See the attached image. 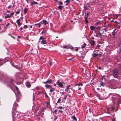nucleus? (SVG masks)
<instances>
[{
	"mask_svg": "<svg viewBox=\"0 0 121 121\" xmlns=\"http://www.w3.org/2000/svg\"><path fill=\"white\" fill-rule=\"evenodd\" d=\"M0 78L3 80L4 82L9 85H10L13 83L12 80H9L6 74L0 72Z\"/></svg>",
	"mask_w": 121,
	"mask_h": 121,
	"instance_id": "nucleus-1",
	"label": "nucleus"
},
{
	"mask_svg": "<svg viewBox=\"0 0 121 121\" xmlns=\"http://www.w3.org/2000/svg\"><path fill=\"white\" fill-rule=\"evenodd\" d=\"M119 74V73L117 69L112 71V75L115 78H117Z\"/></svg>",
	"mask_w": 121,
	"mask_h": 121,
	"instance_id": "nucleus-2",
	"label": "nucleus"
},
{
	"mask_svg": "<svg viewBox=\"0 0 121 121\" xmlns=\"http://www.w3.org/2000/svg\"><path fill=\"white\" fill-rule=\"evenodd\" d=\"M18 112L16 111V109H13L12 113V115L13 117L15 118H19V117L18 115Z\"/></svg>",
	"mask_w": 121,
	"mask_h": 121,
	"instance_id": "nucleus-3",
	"label": "nucleus"
},
{
	"mask_svg": "<svg viewBox=\"0 0 121 121\" xmlns=\"http://www.w3.org/2000/svg\"><path fill=\"white\" fill-rule=\"evenodd\" d=\"M65 83L64 82H60L58 80L56 82V85H58L59 87L62 88L63 87V85Z\"/></svg>",
	"mask_w": 121,
	"mask_h": 121,
	"instance_id": "nucleus-4",
	"label": "nucleus"
},
{
	"mask_svg": "<svg viewBox=\"0 0 121 121\" xmlns=\"http://www.w3.org/2000/svg\"><path fill=\"white\" fill-rule=\"evenodd\" d=\"M52 81H53L52 80H48L46 82H43V83L45 84H50L52 82Z\"/></svg>",
	"mask_w": 121,
	"mask_h": 121,
	"instance_id": "nucleus-5",
	"label": "nucleus"
},
{
	"mask_svg": "<svg viewBox=\"0 0 121 121\" xmlns=\"http://www.w3.org/2000/svg\"><path fill=\"white\" fill-rule=\"evenodd\" d=\"M90 43L91 47H94L95 43V42L94 40H91L90 41Z\"/></svg>",
	"mask_w": 121,
	"mask_h": 121,
	"instance_id": "nucleus-6",
	"label": "nucleus"
},
{
	"mask_svg": "<svg viewBox=\"0 0 121 121\" xmlns=\"http://www.w3.org/2000/svg\"><path fill=\"white\" fill-rule=\"evenodd\" d=\"M40 23L41 25L44 24V25H45L48 23V22L45 20L42 21Z\"/></svg>",
	"mask_w": 121,
	"mask_h": 121,
	"instance_id": "nucleus-7",
	"label": "nucleus"
},
{
	"mask_svg": "<svg viewBox=\"0 0 121 121\" xmlns=\"http://www.w3.org/2000/svg\"><path fill=\"white\" fill-rule=\"evenodd\" d=\"M21 21V20L20 19H17L16 21V22L17 23L18 26L19 27L22 25V23L20 22Z\"/></svg>",
	"mask_w": 121,
	"mask_h": 121,
	"instance_id": "nucleus-8",
	"label": "nucleus"
},
{
	"mask_svg": "<svg viewBox=\"0 0 121 121\" xmlns=\"http://www.w3.org/2000/svg\"><path fill=\"white\" fill-rule=\"evenodd\" d=\"M38 3L37 2L33 0L31 3V4L32 5H33L34 4H38Z\"/></svg>",
	"mask_w": 121,
	"mask_h": 121,
	"instance_id": "nucleus-9",
	"label": "nucleus"
},
{
	"mask_svg": "<svg viewBox=\"0 0 121 121\" xmlns=\"http://www.w3.org/2000/svg\"><path fill=\"white\" fill-rule=\"evenodd\" d=\"M28 9V8H25L24 9V14H26V13L27 12Z\"/></svg>",
	"mask_w": 121,
	"mask_h": 121,
	"instance_id": "nucleus-10",
	"label": "nucleus"
},
{
	"mask_svg": "<svg viewBox=\"0 0 121 121\" xmlns=\"http://www.w3.org/2000/svg\"><path fill=\"white\" fill-rule=\"evenodd\" d=\"M40 43L41 44H46L47 43L46 41L44 39L42 40L40 42Z\"/></svg>",
	"mask_w": 121,
	"mask_h": 121,
	"instance_id": "nucleus-11",
	"label": "nucleus"
},
{
	"mask_svg": "<svg viewBox=\"0 0 121 121\" xmlns=\"http://www.w3.org/2000/svg\"><path fill=\"white\" fill-rule=\"evenodd\" d=\"M99 54H96L95 53H94L92 54V56L93 57H95L99 56Z\"/></svg>",
	"mask_w": 121,
	"mask_h": 121,
	"instance_id": "nucleus-12",
	"label": "nucleus"
},
{
	"mask_svg": "<svg viewBox=\"0 0 121 121\" xmlns=\"http://www.w3.org/2000/svg\"><path fill=\"white\" fill-rule=\"evenodd\" d=\"M26 86L28 87H30L31 86V84L29 83L26 82Z\"/></svg>",
	"mask_w": 121,
	"mask_h": 121,
	"instance_id": "nucleus-13",
	"label": "nucleus"
},
{
	"mask_svg": "<svg viewBox=\"0 0 121 121\" xmlns=\"http://www.w3.org/2000/svg\"><path fill=\"white\" fill-rule=\"evenodd\" d=\"M18 106V104L16 103H14L13 105V109H16V107Z\"/></svg>",
	"mask_w": 121,
	"mask_h": 121,
	"instance_id": "nucleus-14",
	"label": "nucleus"
},
{
	"mask_svg": "<svg viewBox=\"0 0 121 121\" xmlns=\"http://www.w3.org/2000/svg\"><path fill=\"white\" fill-rule=\"evenodd\" d=\"M120 16V15H119L118 14H116L113 15V17L114 18H117L118 16Z\"/></svg>",
	"mask_w": 121,
	"mask_h": 121,
	"instance_id": "nucleus-15",
	"label": "nucleus"
},
{
	"mask_svg": "<svg viewBox=\"0 0 121 121\" xmlns=\"http://www.w3.org/2000/svg\"><path fill=\"white\" fill-rule=\"evenodd\" d=\"M34 109L35 110V112H37V110L39 109V107H37L36 106H35L34 107Z\"/></svg>",
	"mask_w": 121,
	"mask_h": 121,
	"instance_id": "nucleus-16",
	"label": "nucleus"
},
{
	"mask_svg": "<svg viewBox=\"0 0 121 121\" xmlns=\"http://www.w3.org/2000/svg\"><path fill=\"white\" fill-rule=\"evenodd\" d=\"M45 87L48 88H52V86L51 85H45Z\"/></svg>",
	"mask_w": 121,
	"mask_h": 121,
	"instance_id": "nucleus-17",
	"label": "nucleus"
},
{
	"mask_svg": "<svg viewBox=\"0 0 121 121\" xmlns=\"http://www.w3.org/2000/svg\"><path fill=\"white\" fill-rule=\"evenodd\" d=\"M95 27L93 26H90V29L92 30H95Z\"/></svg>",
	"mask_w": 121,
	"mask_h": 121,
	"instance_id": "nucleus-18",
	"label": "nucleus"
},
{
	"mask_svg": "<svg viewBox=\"0 0 121 121\" xmlns=\"http://www.w3.org/2000/svg\"><path fill=\"white\" fill-rule=\"evenodd\" d=\"M71 86L70 85H68L66 88V89L65 90V91H68L70 89V87Z\"/></svg>",
	"mask_w": 121,
	"mask_h": 121,
	"instance_id": "nucleus-19",
	"label": "nucleus"
},
{
	"mask_svg": "<svg viewBox=\"0 0 121 121\" xmlns=\"http://www.w3.org/2000/svg\"><path fill=\"white\" fill-rule=\"evenodd\" d=\"M75 85L76 86H83V84L82 83H80L78 84H75Z\"/></svg>",
	"mask_w": 121,
	"mask_h": 121,
	"instance_id": "nucleus-20",
	"label": "nucleus"
},
{
	"mask_svg": "<svg viewBox=\"0 0 121 121\" xmlns=\"http://www.w3.org/2000/svg\"><path fill=\"white\" fill-rule=\"evenodd\" d=\"M71 118L73 119V120L77 121V119L74 116L72 117Z\"/></svg>",
	"mask_w": 121,
	"mask_h": 121,
	"instance_id": "nucleus-21",
	"label": "nucleus"
},
{
	"mask_svg": "<svg viewBox=\"0 0 121 121\" xmlns=\"http://www.w3.org/2000/svg\"><path fill=\"white\" fill-rule=\"evenodd\" d=\"M46 104L47 105V107L48 108L50 107V103L49 102H48Z\"/></svg>",
	"mask_w": 121,
	"mask_h": 121,
	"instance_id": "nucleus-22",
	"label": "nucleus"
},
{
	"mask_svg": "<svg viewBox=\"0 0 121 121\" xmlns=\"http://www.w3.org/2000/svg\"><path fill=\"white\" fill-rule=\"evenodd\" d=\"M70 1L69 0H67L65 1V2L66 3L65 4V5H68L69 3L70 2Z\"/></svg>",
	"mask_w": 121,
	"mask_h": 121,
	"instance_id": "nucleus-23",
	"label": "nucleus"
},
{
	"mask_svg": "<svg viewBox=\"0 0 121 121\" xmlns=\"http://www.w3.org/2000/svg\"><path fill=\"white\" fill-rule=\"evenodd\" d=\"M86 44L84 43V44L82 45V46L81 48H82L83 49L85 48L86 46Z\"/></svg>",
	"mask_w": 121,
	"mask_h": 121,
	"instance_id": "nucleus-24",
	"label": "nucleus"
},
{
	"mask_svg": "<svg viewBox=\"0 0 121 121\" xmlns=\"http://www.w3.org/2000/svg\"><path fill=\"white\" fill-rule=\"evenodd\" d=\"M113 96H111V97L112 98V100H114L116 98V97L114 95H113Z\"/></svg>",
	"mask_w": 121,
	"mask_h": 121,
	"instance_id": "nucleus-25",
	"label": "nucleus"
},
{
	"mask_svg": "<svg viewBox=\"0 0 121 121\" xmlns=\"http://www.w3.org/2000/svg\"><path fill=\"white\" fill-rule=\"evenodd\" d=\"M35 26H36L38 25L39 27H40V26H41V24H40V23H38L37 24H36L34 25Z\"/></svg>",
	"mask_w": 121,
	"mask_h": 121,
	"instance_id": "nucleus-26",
	"label": "nucleus"
},
{
	"mask_svg": "<svg viewBox=\"0 0 121 121\" xmlns=\"http://www.w3.org/2000/svg\"><path fill=\"white\" fill-rule=\"evenodd\" d=\"M55 90L54 88H52L50 90V92H52L54 91Z\"/></svg>",
	"mask_w": 121,
	"mask_h": 121,
	"instance_id": "nucleus-27",
	"label": "nucleus"
},
{
	"mask_svg": "<svg viewBox=\"0 0 121 121\" xmlns=\"http://www.w3.org/2000/svg\"><path fill=\"white\" fill-rule=\"evenodd\" d=\"M11 17V15H9V14H8L6 16H5V18H10Z\"/></svg>",
	"mask_w": 121,
	"mask_h": 121,
	"instance_id": "nucleus-28",
	"label": "nucleus"
},
{
	"mask_svg": "<svg viewBox=\"0 0 121 121\" xmlns=\"http://www.w3.org/2000/svg\"><path fill=\"white\" fill-rule=\"evenodd\" d=\"M63 7V6H61V5H59L58 7V9L60 10Z\"/></svg>",
	"mask_w": 121,
	"mask_h": 121,
	"instance_id": "nucleus-29",
	"label": "nucleus"
},
{
	"mask_svg": "<svg viewBox=\"0 0 121 121\" xmlns=\"http://www.w3.org/2000/svg\"><path fill=\"white\" fill-rule=\"evenodd\" d=\"M21 11V9H18V11H17L16 12V13L17 14H18Z\"/></svg>",
	"mask_w": 121,
	"mask_h": 121,
	"instance_id": "nucleus-30",
	"label": "nucleus"
},
{
	"mask_svg": "<svg viewBox=\"0 0 121 121\" xmlns=\"http://www.w3.org/2000/svg\"><path fill=\"white\" fill-rule=\"evenodd\" d=\"M115 30H114V31H113V32H112V34L113 35V36H114V37H115V34L116 33V32H114V31Z\"/></svg>",
	"mask_w": 121,
	"mask_h": 121,
	"instance_id": "nucleus-31",
	"label": "nucleus"
},
{
	"mask_svg": "<svg viewBox=\"0 0 121 121\" xmlns=\"http://www.w3.org/2000/svg\"><path fill=\"white\" fill-rule=\"evenodd\" d=\"M41 39H42L43 40L44 39L43 38V37L42 36H41L39 38V41H40V40Z\"/></svg>",
	"mask_w": 121,
	"mask_h": 121,
	"instance_id": "nucleus-32",
	"label": "nucleus"
},
{
	"mask_svg": "<svg viewBox=\"0 0 121 121\" xmlns=\"http://www.w3.org/2000/svg\"><path fill=\"white\" fill-rule=\"evenodd\" d=\"M9 35L11 36L12 38L14 39H15V38L14 37H13L12 35L11 34H9Z\"/></svg>",
	"mask_w": 121,
	"mask_h": 121,
	"instance_id": "nucleus-33",
	"label": "nucleus"
},
{
	"mask_svg": "<svg viewBox=\"0 0 121 121\" xmlns=\"http://www.w3.org/2000/svg\"><path fill=\"white\" fill-rule=\"evenodd\" d=\"M84 8L85 10H87L88 9V8L85 5L84 6Z\"/></svg>",
	"mask_w": 121,
	"mask_h": 121,
	"instance_id": "nucleus-34",
	"label": "nucleus"
},
{
	"mask_svg": "<svg viewBox=\"0 0 121 121\" xmlns=\"http://www.w3.org/2000/svg\"><path fill=\"white\" fill-rule=\"evenodd\" d=\"M98 35H99V37L100 36V37L101 38L102 34L101 33H99H99L98 34Z\"/></svg>",
	"mask_w": 121,
	"mask_h": 121,
	"instance_id": "nucleus-35",
	"label": "nucleus"
},
{
	"mask_svg": "<svg viewBox=\"0 0 121 121\" xmlns=\"http://www.w3.org/2000/svg\"><path fill=\"white\" fill-rule=\"evenodd\" d=\"M61 101L60 99V98H59L57 101V103H59Z\"/></svg>",
	"mask_w": 121,
	"mask_h": 121,
	"instance_id": "nucleus-36",
	"label": "nucleus"
},
{
	"mask_svg": "<svg viewBox=\"0 0 121 121\" xmlns=\"http://www.w3.org/2000/svg\"><path fill=\"white\" fill-rule=\"evenodd\" d=\"M28 27L27 25H26L24 26V28L26 29Z\"/></svg>",
	"mask_w": 121,
	"mask_h": 121,
	"instance_id": "nucleus-37",
	"label": "nucleus"
},
{
	"mask_svg": "<svg viewBox=\"0 0 121 121\" xmlns=\"http://www.w3.org/2000/svg\"><path fill=\"white\" fill-rule=\"evenodd\" d=\"M106 110H107V113H110V112L109 110V109H107Z\"/></svg>",
	"mask_w": 121,
	"mask_h": 121,
	"instance_id": "nucleus-38",
	"label": "nucleus"
},
{
	"mask_svg": "<svg viewBox=\"0 0 121 121\" xmlns=\"http://www.w3.org/2000/svg\"><path fill=\"white\" fill-rule=\"evenodd\" d=\"M120 27V26L119 25H117L116 26V28L118 29Z\"/></svg>",
	"mask_w": 121,
	"mask_h": 121,
	"instance_id": "nucleus-39",
	"label": "nucleus"
},
{
	"mask_svg": "<svg viewBox=\"0 0 121 121\" xmlns=\"http://www.w3.org/2000/svg\"><path fill=\"white\" fill-rule=\"evenodd\" d=\"M100 22L99 21V22H97L96 23H95V25H96V26H98V25L100 23Z\"/></svg>",
	"mask_w": 121,
	"mask_h": 121,
	"instance_id": "nucleus-40",
	"label": "nucleus"
},
{
	"mask_svg": "<svg viewBox=\"0 0 121 121\" xmlns=\"http://www.w3.org/2000/svg\"><path fill=\"white\" fill-rule=\"evenodd\" d=\"M58 108L59 109H64V107H62L61 106H60L58 107Z\"/></svg>",
	"mask_w": 121,
	"mask_h": 121,
	"instance_id": "nucleus-41",
	"label": "nucleus"
},
{
	"mask_svg": "<svg viewBox=\"0 0 121 121\" xmlns=\"http://www.w3.org/2000/svg\"><path fill=\"white\" fill-rule=\"evenodd\" d=\"M85 19L86 23H88V22L87 19V18H86Z\"/></svg>",
	"mask_w": 121,
	"mask_h": 121,
	"instance_id": "nucleus-42",
	"label": "nucleus"
},
{
	"mask_svg": "<svg viewBox=\"0 0 121 121\" xmlns=\"http://www.w3.org/2000/svg\"><path fill=\"white\" fill-rule=\"evenodd\" d=\"M14 13L13 12H12V13H11L10 14L11 17L13 15H14Z\"/></svg>",
	"mask_w": 121,
	"mask_h": 121,
	"instance_id": "nucleus-43",
	"label": "nucleus"
},
{
	"mask_svg": "<svg viewBox=\"0 0 121 121\" xmlns=\"http://www.w3.org/2000/svg\"><path fill=\"white\" fill-rule=\"evenodd\" d=\"M67 95H66L64 96V99H66L67 98Z\"/></svg>",
	"mask_w": 121,
	"mask_h": 121,
	"instance_id": "nucleus-44",
	"label": "nucleus"
},
{
	"mask_svg": "<svg viewBox=\"0 0 121 121\" xmlns=\"http://www.w3.org/2000/svg\"><path fill=\"white\" fill-rule=\"evenodd\" d=\"M103 31L104 32H105L106 31V29H103Z\"/></svg>",
	"mask_w": 121,
	"mask_h": 121,
	"instance_id": "nucleus-45",
	"label": "nucleus"
},
{
	"mask_svg": "<svg viewBox=\"0 0 121 121\" xmlns=\"http://www.w3.org/2000/svg\"><path fill=\"white\" fill-rule=\"evenodd\" d=\"M90 13V12H89L87 13H86V15H87V16H88V15H89V14Z\"/></svg>",
	"mask_w": 121,
	"mask_h": 121,
	"instance_id": "nucleus-46",
	"label": "nucleus"
},
{
	"mask_svg": "<svg viewBox=\"0 0 121 121\" xmlns=\"http://www.w3.org/2000/svg\"><path fill=\"white\" fill-rule=\"evenodd\" d=\"M110 109L112 111H113V110L114 109V108L113 107H112V108H110Z\"/></svg>",
	"mask_w": 121,
	"mask_h": 121,
	"instance_id": "nucleus-47",
	"label": "nucleus"
},
{
	"mask_svg": "<svg viewBox=\"0 0 121 121\" xmlns=\"http://www.w3.org/2000/svg\"><path fill=\"white\" fill-rule=\"evenodd\" d=\"M104 84V83L103 82H101L100 83V84L101 85V86H103Z\"/></svg>",
	"mask_w": 121,
	"mask_h": 121,
	"instance_id": "nucleus-48",
	"label": "nucleus"
},
{
	"mask_svg": "<svg viewBox=\"0 0 121 121\" xmlns=\"http://www.w3.org/2000/svg\"><path fill=\"white\" fill-rule=\"evenodd\" d=\"M10 25L9 23H8L6 25V26H9Z\"/></svg>",
	"mask_w": 121,
	"mask_h": 121,
	"instance_id": "nucleus-49",
	"label": "nucleus"
},
{
	"mask_svg": "<svg viewBox=\"0 0 121 121\" xmlns=\"http://www.w3.org/2000/svg\"><path fill=\"white\" fill-rule=\"evenodd\" d=\"M59 4L61 5H62L63 4V3L61 1H60Z\"/></svg>",
	"mask_w": 121,
	"mask_h": 121,
	"instance_id": "nucleus-50",
	"label": "nucleus"
},
{
	"mask_svg": "<svg viewBox=\"0 0 121 121\" xmlns=\"http://www.w3.org/2000/svg\"><path fill=\"white\" fill-rule=\"evenodd\" d=\"M94 36L96 37H99V35H98V34H96V35H95Z\"/></svg>",
	"mask_w": 121,
	"mask_h": 121,
	"instance_id": "nucleus-51",
	"label": "nucleus"
},
{
	"mask_svg": "<svg viewBox=\"0 0 121 121\" xmlns=\"http://www.w3.org/2000/svg\"><path fill=\"white\" fill-rule=\"evenodd\" d=\"M57 111L56 110H55L54 111V112L55 113H56L57 112Z\"/></svg>",
	"mask_w": 121,
	"mask_h": 121,
	"instance_id": "nucleus-52",
	"label": "nucleus"
},
{
	"mask_svg": "<svg viewBox=\"0 0 121 121\" xmlns=\"http://www.w3.org/2000/svg\"><path fill=\"white\" fill-rule=\"evenodd\" d=\"M36 89H39V87H38V86L36 87Z\"/></svg>",
	"mask_w": 121,
	"mask_h": 121,
	"instance_id": "nucleus-53",
	"label": "nucleus"
},
{
	"mask_svg": "<svg viewBox=\"0 0 121 121\" xmlns=\"http://www.w3.org/2000/svg\"><path fill=\"white\" fill-rule=\"evenodd\" d=\"M45 97H48V95H47V94H46V93H45Z\"/></svg>",
	"mask_w": 121,
	"mask_h": 121,
	"instance_id": "nucleus-54",
	"label": "nucleus"
},
{
	"mask_svg": "<svg viewBox=\"0 0 121 121\" xmlns=\"http://www.w3.org/2000/svg\"><path fill=\"white\" fill-rule=\"evenodd\" d=\"M63 111H61L60 110H59V112H61V113H62V112Z\"/></svg>",
	"mask_w": 121,
	"mask_h": 121,
	"instance_id": "nucleus-55",
	"label": "nucleus"
},
{
	"mask_svg": "<svg viewBox=\"0 0 121 121\" xmlns=\"http://www.w3.org/2000/svg\"><path fill=\"white\" fill-rule=\"evenodd\" d=\"M43 33H44L43 30V31H42V32L41 33V34H43Z\"/></svg>",
	"mask_w": 121,
	"mask_h": 121,
	"instance_id": "nucleus-56",
	"label": "nucleus"
},
{
	"mask_svg": "<svg viewBox=\"0 0 121 121\" xmlns=\"http://www.w3.org/2000/svg\"><path fill=\"white\" fill-rule=\"evenodd\" d=\"M34 98H35V97H34V95L33 94V100H34Z\"/></svg>",
	"mask_w": 121,
	"mask_h": 121,
	"instance_id": "nucleus-57",
	"label": "nucleus"
},
{
	"mask_svg": "<svg viewBox=\"0 0 121 121\" xmlns=\"http://www.w3.org/2000/svg\"><path fill=\"white\" fill-rule=\"evenodd\" d=\"M11 7L10 5H9V6L8 7V8L9 9Z\"/></svg>",
	"mask_w": 121,
	"mask_h": 121,
	"instance_id": "nucleus-58",
	"label": "nucleus"
},
{
	"mask_svg": "<svg viewBox=\"0 0 121 121\" xmlns=\"http://www.w3.org/2000/svg\"><path fill=\"white\" fill-rule=\"evenodd\" d=\"M57 117L56 116H55L54 118V119L55 120H56L57 119Z\"/></svg>",
	"mask_w": 121,
	"mask_h": 121,
	"instance_id": "nucleus-59",
	"label": "nucleus"
},
{
	"mask_svg": "<svg viewBox=\"0 0 121 121\" xmlns=\"http://www.w3.org/2000/svg\"><path fill=\"white\" fill-rule=\"evenodd\" d=\"M50 65H52V64L51 62H50Z\"/></svg>",
	"mask_w": 121,
	"mask_h": 121,
	"instance_id": "nucleus-60",
	"label": "nucleus"
},
{
	"mask_svg": "<svg viewBox=\"0 0 121 121\" xmlns=\"http://www.w3.org/2000/svg\"><path fill=\"white\" fill-rule=\"evenodd\" d=\"M22 29L23 28L22 27H21L20 28V30L21 31L22 30Z\"/></svg>",
	"mask_w": 121,
	"mask_h": 121,
	"instance_id": "nucleus-61",
	"label": "nucleus"
},
{
	"mask_svg": "<svg viewBox=\"0 0 121 121\" xmlns=\"http://www.w3.org/2000/svg\"><path fill=\"white\" fill-rule=\"evenodd\" d=\"M112 121H115V119H112Z\"/></svg>",
	"mask_w": 121,
	"mask_h": 121,
	"instance_id": "nucleus-62",
	"label": "nucleus"
},
{
	"mask_svg": "<svg viewBox=\"0 0 121 121\" xmlns=\"http://www.w3.org/2000/svg\"><path fill=\"white\" fill-rule=\"evenodd\" d=\"M114 22L115 23H118V22H117V21H115Z\"/></svg>",
	"mask_w": 121,
	"mask_h": 121,
	"instance_id": "nucleus-63",
	"label": "nucleus"
},
{
	"mask_svg": "<svg viewBox=\"0 0 121 121\" xmlns=\"http://www.w3.org/2000/svg\"><path fill=\"white\" fill-rule=\"evenodd\" d=\"M63 48H67V47L66 46H63Z\"/></svg>",
	"mask_w": 121,
	"mask_h": 121,
	"instance_id": "nucleus-64",
	"label": "nucleus"
}]
</instances>
